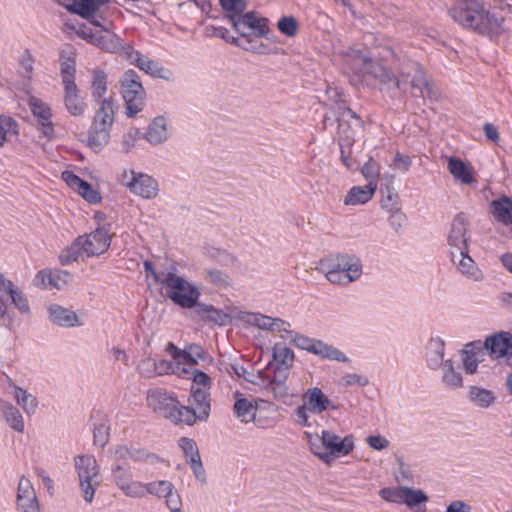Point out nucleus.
I'll return each mask as SVG.
<instances>
[{"mask_svg": "<svg viewBox=\"0 0 512 512\" xmlns=\"http://www.w3.org/2000/svg\"><path fill=\"white\" fill-rule=\"evenodd\" d=\"M448 12L463 28L494 41L510 29L506 14L512 13V5L486 8L478 0H457Z\"/></svg>", "mask_w": 512, "mask_h": 512, "instance_id": "obj_1", "label": "nucleus"}, {"mask_svg": "<svg viewBox=\"0 0 512 512\" xmlns=\"http://www.w3.org/2000/svg\"><path fill=\"white\" fill-rule=\"evenodd\" d=\"M389 52L395 58L396 76L390 69L371 58H362L361 71L364 76H371L385 85L388 90L398 89L406 92L408 86L414 90H418L423 95L424 90L430 92V82L422 65L411 59L406 54L397 55L390 49Z\"/></svg>", "mask_w": 512, "mask_h": 512, "instance_id": "obj_2", "label": "nucleus"}, {"mask_svg": "<svg viewBox=\"0 0 512 512\" xmlns=\"http://www.w3.org/2000/svg\"><path fill=\"white\" fill-rule=\"evenodd\" d=\"M93 103L96 105V110L87 132L86 145L94 152H100L110 141L118 104L112 94L102 101Z\"/></svg>", "mask_w": 512, "mask_h": 512, "instance_id": "obj_3", "label": "nucleus"}, {"mask_svg": "<svg viewBox=\"0 0 512 512\" xmlns=\"http://www.w3.org/2000/svg\"><path fill=\"white\" fill-rule=\"evenodd\" d=\"M111 244V236L105 228L77 237L74 242L64 249L59 260L62 265H69L85 258L99 256L106 252Z\"/></svg>", "mask_w": 512, "mask_h": 512, "instance_id": "obj_4", "label": "nucleus"}, {"mask_svg": "<svg viewBox=\"0 0 512 512\" xmlns=\"http://www.w3.org/2000/svg\"><path fill=\"white\" fill-rule=\"evenodd\" d=\"M147 402L154 412L175 425L185 424L192 419L193 414L185 405L180 404L174 393L156 389L148 393Z\"/></svg>", "mask_w": 512, "mask_h": 512, "instance_id": "obj_5", "label": "nucleus"}, {"mask_svg": "<svg viewBox=\"0 0 512 512\" xmlns=\"http://www.w3.org/2000/svg\"><path fill=\"white\" fill-rule=\"evenodd\" d=\"M310 448L314 455L324 463L330 464L337 457L348 455L354 448V441L351 435L344 438L333 432L323 430L322 436L310 438Z\"/></svg>", "mask_w": 512, "mask_h": 512, "instance_id": "obj_6", "label": "nucleus"}, {"mask_svg": "<svg viewBox=\"0 0 512 512\" xmlns=\"http://www.w3.org/2000/svg\"><path fill=\"white\" fill-rule=\"evenodd\" d=\"M162 287L166 290L168 298L183 308L195 307L200 296L196 286L172 271L163 279Z\"/></svg>", "mask_w": 512, "mask_h": 512, "instance_id": "obj_7", "label": "nucleus"}, {"mask_svg": "<svg viewBox=\"0 0 512 512\" xmlns=\"http://www.w3.org/2000/svg\"><path fill=\"white\" fill-rule=\"evenodd\" d=\"M74 464L78 473L84 500L87 503H92L96 488L101 482L99 465L92 455L77 456L74 459Z\"/></svg>", "mask_w": 512, "mask_h": 512, "instance_id": "obj_8", "label": "nucleus"}, {"mask_svg": "<svg viewBox=\"0 0 512 512\" xmlns=\"http://www.w3.org/2000/svg\"><path fill=\"white\" fill-rule=\"evenodd\" d=\"M121 93L126 102V114L133 117L144 107L145 90L138 74L130 69L127 70L121 80Z\"/></svg>", "mask_w": 512, "mask_h": 512, "instance_id": "obj_9", "label": "nucleus"}, {"mask_svg": "<svg viewBox=\"0 0 512 512\" xmlns=\"http://www.w3.org/2000/svg\"><path fill=\"white\" fill-rule=\"evenodd\" d=\"M119 181L131 193L143 199H154L159 193L158 182L143 172L124 170L119 176Z\"/></svg>", "mask_w": 512, "mask_h": 512, "instance_id": "obj_10", "label": "nucleus"}, {"mask_svg": "<svg viewBox=\"0 0 512 512\" xmlns=\"http://www.w3.org/2000/svg\"><path fill=\"white\" fill-rule=\"evenodd\" d=\"M228 18L240 35L239 38L250 37V35L268 36L270 33L269 20L254 11L241 15H228Z\"/></svg>", "mask_w": 512, "mask_h": 512, "instance_id": "obj_11", "label": "nucleus"}, {"mask_svg": "<svg viewBox=\"0 0 512 512\" xmlns=\"http://www.w3.org/2000/svg\"><path fill=\"white\" fill-rule=\"evenodd\" d=\"M470 238L468 218L460 212L453 218L447 237L450 255L468 252Z\"/></svg>", "mask_w": 512, "mask_h": 512, "instance_id": "obj_12", "label": "nucleus"}, {"mask_svg": "<svg viewBox=\"0 0 512 512\" xmlns=\"http://www.w3.org/2000/svg\"><path fill=\"white\" fill-rule=\"evenodd\" d=\"M188 402L190 405L186 408L189 409L190 414H193L192 419L187 422L188 426L194 425L197 421H206L209 418L211 399L208 389L192 386Z\"/></svg>", "mask_w": 512, "mask_h": 512, "instance_id": "obj_13", "label": "nucleus"}, {"mask_svg": "<svg viewBox=\"0 0 512 512\" xmlns=\"http://www.w3.org/2000/svg\"><path fill=\"white\" fill-rule=\"evenodd\" d=\"M165 351L182 367L193 368L198 365L199 359L206 358V352L202 346L192 343L186 345L184 349L178 348L174 343L168 342Z\"/></svg>", "mask_w": 512, "mask_h": 512, "instance_id": "obj_14", "label": "nucleus"}, {"mask_svg": "<svg viewBox=\"0 0 512 512\" xmlns=\"http://www.w3.org/2000/svg\"><path fill=\"white\" fill-rule=\"evenodd\" d=\"M484 345L491 358H505L509 364L512 360V333L508 331L496 332L484 341Z\"/></svg>", "mask_w": 512, "mask_h": 512, "instance_id": "obj_15", "label": "nucleus"}, {"mask_svg": "<svg viewBox=\"0 0 512 512\" xmlns=\"http://www.w3.org/2000/svg\"><path fill=\"white\" fill-rule=\"evenodd\" d=\"M112 476L117 487L128 497H143L142 482L134 481L129 468L121 465H115L112 468Z\"/></svg>", "mask_w": 512, "mask_h": 512, "instance_id": "obj_16", "label": "nucleus"}, {"mask_svg": "<svg viewBox=\"0 0 512 512\" xmlns=\"http://www.w3.org/2000/svg\"><path fill=\"white\" fill-rule=\"evenodd\" d=\"M112 457L116 461H125L130 459L134 462H149L155 463L159 460V457L149 452L148 450L135 446V445H126L119 444L113 447L111 450Z\"/></svg>", "mask_w": 512, "mask_h": 512, "instance_id": "obj_17", "label": "nucleus"}, {"mask_svg": "<svg viewBox=\"0 0 512 512\" xmlns=\"http://www.w3.org/2000/svg\"><path fill=\"white\" fill-rule=\"evenodd\" d=\"M71 279L72 275L67 271L44 269L35 275L33 283L39 288L61 290Z\"/></svg>", "mask_w": 512, "mask_h": 512, "instance_id": "obj_18", "label": "nucleus"}, {"mask_svg": "<svg viewBox=\"0 0 512 512\" xmlns=\"http://www.w3.org/2000/svg\"><path fill=\"white\" fill-rule=\"evenodd\" d=\"M16 504L22 512H40L36 492L31 481L21 477L17 488Z\"/></svg>", "mask_w": 512, "mask_h": 512, "instance_id": "obj_19", "label": "nucleus"}, {"mask_svg": "<svg viewBox=\"0 0 512 512\" xmlns=\"http://www.w3.org/2000/svg\"><path fill=\"white\" fill-rule=\"evenodd\" d=\"M29 106L33 115L37 118L40 130L44 136L51 138L54 134L53 123L51 121L52 113L50 107L42 100L32 97L29 100Z\"/></svg>", "mask_w": 512, "mask_h": 512, "instance_id": "obj_20", "label": "nucleus"}, {"mask_svg": "<svg viewBox=\"0 0 512 512\" xmlns=\"http://www.w3.org/2000/svg\"><path fill=\"white\" fill-rule=\"evenodd\" d=\"M63 102L67 112L74 117H81L87 110V103L77 84L63 87Z\"/></svg>", "mask_w": 512, "mask_h": 512, "instance_id": "obj_21", "label": "nucleus"}, {"mask_svg": "<svg viewBox=\"0 0 512 512\" xmlns=\"http://www.w3.org/2000/svg\"><path fill=\"white\" fill-rule=\"evenodd\" d=\"M343 253L331 254L322 258L317 266V270L325 275L326 279L332 284H341L340 274H342Z\"/></svg>", "mask_w": 512, "mask_h": 512, "instance_id": "obj_22", "label": "nucleus"}, {"mask_svg": "<svg viewBox=\"0 0 512 512\" xmlns=\"http://www.w3.org/2000/svg\"><path fill=\"white\" fill-rule=\"evenodd\" d=\"M265 36L250 35V37H231L230 43L235 46L254 54L269 55L275 54L276 51L267 43H264L261 38Z\"/></svg>", "mask_w": 512, "mask_h": 512, "instance_id": "obj_23", "label": "nucleus"}, {"mask_svg": "<svg viewBox=\"0 0 512 512\" xmlns=\"http://www.w3.org/2000/svg\"><path fill=\"white\" fill-rule=\"evenodd\" d=\"M302 398L306 408H309V411L313 414H321L330 407L335 409L329 398L318 387L309 388Z\"/></svg>", "mask_w": 512, "mask_h": 512, "instance_id": "obj_24", "label": "nucleus"}, {"mask_svg": "<svg viewBox=\"0 0 512 512\" xmlns=\"http://www.w3.org/2000/svg\"><path fill=\"white\" fill-rule=\"evenodd\" d=\"M342 274H340V285H347L358 280L362 275V262L360 258L353 254L343 253L342 259Z\"/></svg>", "mask_w": 512, "mask_h": 512, "instance_id": "obj_25", "label": "nucleus"}, {"mask_svg": "<svg viewBox=\"0 0 512 512\" xmlns=\"http://www.w3.org/2000/svg\"><path fill=\"white\" fill-rule=\"evenodd\" d=\"M245 320L250 325L263 330L288 332L287 327H290V324L282 319L272 318L260 313H247Z\"/></svg>", "mask_w": 512, "mask_h": 512, "instance_id": "obj_26", "label": "nucleus"}, {"mask_svg": "<svg viewBox=\"0 0 512 512\" xmlns=\"http://www.w3.org/2000/svg\"><path fill=\"white\" fill-rule=\"evenodd\" d=\"M89 90L92 102L102 101L107 98L108 75L104 70L95 68L91 71Z\"/></svg>", "mask_w": 512, "mask_h": 512, "instance_id": "obj_27", "label": "nucleus"}, {"mask_svg": "<svg viewBox=\"0 0 512 512\" xmlns=\"http://www.w3.org/2000/svg\"><path fill=\"white\" fill-rule=\"evenodd\" d=\"M448 171L451 175L462 184L470 185L476 182L473 175V167L469 163L457 157H450L448 160Z\"/></svg>", "mask_w": 512, "mask_h": 512, "instance_id": "obj_28", "label": "nucleus"}, {"mask_svg": "<svg viewBox=\"0 0 512 512\" xmlns=\"http://www.w3.org/2000/svg\"><path fill=\"white\" fill-rule=\"evenodd\" d=\"M343 123L339 121L338 124V135L339 140L338 144L340 147V159L343 165L347 169L355 168V160L352 158V148L354 144V136L353 134H349L342 130Z\"/></svg>", "mask_w": 512, "mask_h": 512, "instance_id": "obj_29", "label": "nucleus"}, {"mask_svg": "<svg viewBox=\"0 0 512 512\" xmlns=\"http://www.w3.org/2000/svg\"><path fill=\"white\" fill-rule=\"evenodd\" d=\"M49 319L56 325L62 327H74L81 325L75 312L57 304H52L48 308Z\"/></svg>", "mask_w": 512, "mask_h": 512, "instance_id": "obj_30", "label": "nucleus"}, {"mask_svg": "<svg viewBox=\"0 0 512 512\" xmlns=\"http://www.w3.org/2000/svg\"><path fill=\"white\" fill-rule=\"evenodd\" d=\"M377 187L374 184H367L365 186H353L344 198V204L347 206L363 205L369 202Z\"/></svg>", "mask_w": 512, "mask_h": 512, "instance_id": "obj_31", "label": "nucleus"}, {"mask_svg": "<svg viewBox=\"0 0 512 512\" xmlns=\"http://www.w3.org/2000/svg\"><path fill=\"white\" fill-rule=\"evenodd\" d=\"M490 213L504 225L512 224V198L502 196L490 203Z\"/></svg>", "mask_w": 512, "mask_h": 512, "instance_id": "obj_32", "label": "nucleus"}, {"mask_svg": "<svg viewBox=\"0 0 512 512\" xmlns=\"http://www.w3.org/2000/svg\"><path fill=\"white\" fill-rule=\"evenodd\" d=\"M0 412L11 429L19 433L24 432V419L17 407L10 402L0 399Z\"/></svg>", "mask_w": 512, "mask_h": 512, "instance_id": "obj_33", "label": "nucleus"}, {"mask_svg": "<svg viewBox=\"0 0 512 512\" xmlns=\"http://www.w3.org/2000/svg\"><path fill=\"white\" fill-rule=\"evenodd\" d=\"M451 260L463 275L472 278L474 281H481L483 279V274L469 256V251L462 254L458 252V255H451Z\"/></svg>", "mask_w": 512, "mask_h": 512, "instance_id": "obj_34", "label": "nucleus"}, {"mask_svg": "<svg viewBox=\"0 0 512 512\" xmlns=\"http://www.w3.org/2000/svg\"><path fill=\"white\" fill-rule=\"evenodd\" d=\"M287 377L288 373H286L285 368L279 367L278 370H275V375L268 384V389L277 400H285L293 395L289 392L288 386L285 383Z\"/></svg>", "mask_w": 512, "mask_h": 512, "instance_id": "obj_35", "label": "nucleus"}, {"mask_svg": "<svg viewBox=\"0 0 512 512\" xmlns=\"http://www.w3.org/2000/svg\"><path fill=\"white\" fill-rule=\"evenodd\" d=\"M167 138L166 119L162 116H158L149 125L147 132L145 133V139L152 145H158L166 141Z\"/></svg>", "mask_w": 512, "mask_h": 512, "instance_id": "obj_36", "label": "nucleus"}, {"mask_svg": "<svg viewBox=\"0 0 512 512\" xmlns=\"http://www.w3.org/2000/svg\"><path fill=\"white\" fill-rule=\"evenodd\" d=\"M444 350L445 343L441 338H432L429 341L427 345V362L431 369H438L444 364Z\"/></svg>", "mask_w": 512, "mask_h": 512, "instance_id": "obj_37", "label": "nucleus"}, {"mask_svg": "<svg viewBox=\"0 0 512 512\" xmlns=\"http://www.w3.org/2000/svg\"><path fill=\"white\" fill-rule=\"evenodd\" d=\"M93 44L102 50L115 53L122 48V39L107 29L99 31V35L93 38Z\"/></svg>", "mask_w": 512, "mask_h": 512, "instance_id": "obj_38", "label": "nucleus"}, {"mask_svg": "<svg viewBox=\"0 0 512 512\" xmlns=\"http://www.w3.org/2000/svg\"><path fill=\"white\" fill-rule=\"evenodd\" d=\"M312 353L320 356L323 359L335 360L339 362L349 361L348 357H346L342 351L318 339L312 347Z\"/></svg>", "mask_w": 512, "mask_h": 512, "instance_id": "obj_39", "label": "nucleus"}, {"mask_svg": "<svg viewBox=\"0 0 512 512\" xmlns=\"http://www.w3.org/2000/svg\"><path fill=\"white\" fill-rule=\"evenodd\" d=\"M0 289L6 291L12 300V303L18 308L21 312L25 313L29 311L28 300L23 294V292L14 285V283L5 277L3 278V283H0Z\"/></svg>", "mask_w": 512, "mask_h": 512, "instance_id": "obj_40", "label": "nucleus"}, {"mask_svg": "<svg viewBox=\"0 0 512 512\" xmlns=\"http://www.w3.org/2000/svg\"><path fill=\"white\" fill-rule=\"evenodd\" d=\"M442 367V382L450 389L463 386V379L459 369L454 367L452 360H446Z\"/></svg>", "mask_w": 512, "mask_h": 512, "instance_id": "obj_41", "label": "nucleus"}, {"mask_svg": "<svg viewBox=\"0 0 512 512\" xmlns=\"http://www.w3.org/2000/svg\"><path fill=\"white\" fill-rule=\"evenodd\" d=\"M236 416L244 423H249L255 419L257 404L247 398H238L234 404Z\"/></svg>", "mask_w": 512, "mask_h": 512, "instance_id": "obj_42", "label": "nucleus"}, {"mask_svg": "<svg viewBox=\"0 0 512 512\" xmlns=\"http://www.w3.org/2000/svg\"><path fill=\"white\" fill-rule=\"evenodd\" d=\"M132 65L137 66L139 69L144 71L145 73L159 78H166L164 72L166 71L163 66H161L158 62L149 59L148 57L140 54L138 58L134 60Z\"/></svg>", "mask_w": 512, "mask_h": 512, "instance_id": "obj_43", "label": "nucleus"}, {"mask_svg": "<svg viewBox=\"0 0 512 512\" xmlns=\"http://www.w3.org/2000/svg\"><path fill=\"white\" fill-rule=\"evenodd\" d=\"M12 386L15 389L14 395L18 405L22 407L26 414H34L38 407L36 397L28 393L25 389L21 387H18L14 384H12Z\"/></svg>", "mask_w": 512, "mask_h": 512, "instance_id": "obj_44", "label": "nucleus"}, {"mask_svg": "<svg viewBox=\"0 0 512 512\" xmlns=\"http://www.w3.org/2000/svg\"><path fill=\"white\" fill-rule=\"evenodd\" d=\"M273 358L277 363L275 370L281 367L285 368L286 373H288L289 367L292 366L294 361V353L284 344H276L273 347Z\"/></svg>", "mask_w": 512, "mask_h": 512, "instance_id": "obj_45", "label": "nucleus"}, {"mask_svg": "<svg viewBox=\"0 0 512 512\" xmlns=\"http://www.w3.org/2000/svg\"><path fill=\"white\" fill-rule=\"evenodd\" d=\"M469 399L473 404L481 408H488L495 401L492 391L478 386L470 387Z\"/></svg>", "mask_w": 512, "mask_h": 512, "instance_id": "obj_46", "label": "nucleus"}, {"mask_svg": "<svg viewBox=\"0 0 512 512\" xmlns=\"http://www.w3.org/2000/svg\"><path fill=\"white\" fill-rule=\"evenodd\" d=\"M155 372L156 376L168 375V374H177L180 377H187L190 373L189 369L186 367H182L179 362L175 361V363L168 360H155Z\"/></svg>", "mask_w": 512, "mask_h": 512, "instance_id": "obj_47", "label": "nucleus"}, {"mask_svg": "<svg viewBox=\"0 0 512 512\" xmlns=\"http://www.w3.org/2000/svg\"><path fill=\"white\" fill-rule=\"evenodd\" d=\"M108 0H93V7L87 14H80L82 17L89 20L91 24L97 27H101L103 30H107L112 26V22L104 18L99 13L100 6L106 4Z\"/></svg>", "mask_w": 512, "mask_h": 512, "instance_id": "obj_48", "label": "nucleus"}, {"mask_svg": "<svg viewBox=\"0 0 512 512\" xmlns=\"http://www.w3.org/2000/svg\"><path fill=\"white\" fill-rule=\"evenodd\" d=\"M15 135H18V123L10 116L0 115V148Z\"/></svg>", "mask_w": 512, "mask_h": 512, "instance_id": "obj_49", "label": "nucleus"}, {"mask_svg": "<svg viewBox=\"0 0 512 512\" xmlns=\"http://www.w3.org/2000/svg\"><path fill=\"white\" fill-rule=\"evenodd\" d=\"M143 486V497L146 493L155 495L157 497H165L174 490V485L167 480L154 481L150 483H142Z\"/></svg>", "mask_w": 512, "mask_h": 512, "instance_id": "obj_50", "label": "nucleus"}, {"mask_svg": "<svg viewBox=\"0 0 512 512\" xmlns=\"http://www.w3.org/2000/svg\"><path fill=\"white\" fill-rule=\"evenodd\" d=\"M76 62L74 58L66 57L60 62V76L63 87L75 85Z\"/></svg>", "mask_w": 512, "mask_h": 512, "instance_id": "obj_51", "label": "nucleus"}, {"mask_svg": "<svg viewBox=\"0 0 512 512\" xmlns=\"http://www.w3.org/2000/svg\"><path fill=\"white\" fill-rule=\"evenodd\" d=\"M196 313L202 317L203 319H206L208 321L214 322L216 324H223L225 318L227 317L226 314L221 312L220 310L214 308L212 305H206V304H196Z\"/></svg>", "mask_w": 512, "mask_h": 512, "instance_id": "obj_52", "label": "nucleus"}, {"mask_svg": "<svg viewBox=\"0 0 512 512\" xmlns=\"http://www.w3.org/2000/svg\"><path fill=\"white\" fill-rule=\"evenodd\" d=\"M381 208L390 213L393 218H401L399 197L397 193L387 190V193L382 196Z\"/></svg>", "mask_w": 512, "mask_h": 512, "instance_id": "obj_53", "label": "nucleus"}, {"mask_svg": "<svg viewBox=\"0 0 512 512\" xmlns=\"http://www.w3.org/2000/svg\"><path fill=\"white\" fill-rule=\"evenodd\" d=\"M361 173L369 184H374L375 187H378L380 165L372 157L364 164Z\"/></svg>", "mask_w": 512, "mask_h": 512, "instance_id": "obj_54", "label": "nucleus"}, {"mask_svg": "<svg viewBox=\"0 0 512 512\" xmlns=\"http://www.w3.org/2000/svg\"><path fill=\"white\" fill-rule=\"evenodd\" d=\"M278 30L287 37H294L299 30V23L293 16H283L278 20Z\"/></svg>", "mask_w": 512, "mask_h": 512, "instance_id": "obj_55", "label": "nucleus"}, {"mask_svg": "<svg viewBox=\"0 0 512 512\" xmlns=\"http://www.w3.org/2000/svg\"><path fill=\"white\" fill-rule=\"evenodd\" d=\"M178 446L183 451L187 462L193 461V459H198L200 457L197 443L193 439L188 437H181L178 440Z\"/></svg>", "mask_w": 512, "mask_h": 512, "instance_id": "obj_56", "label": "nucleus"}, {"mask_svg": "<svg viewBox=\"0 0 512 512\" xmlns=\"http://www.w3.org/2000/svg\"><path fill=\"white\" fill-rule=\"evenodd\" d=\"M59 2L77 14H87L93 7V0H59Z\"/></svg>", "mask_w": 512, "mask_h": 512, "instance_id": "obj_57", "label": "nucleus"}, {"mask_svg": "<svg viewBox=\"0 0 512 512\" xmlns=\"http://www.w3.org/2000/svg\"><path fill=\"white\" fill-rule=\"evenodd\" d=\"M401 500L410 507H414L428 500L427 496L421 490L405 488L401 491Z\"/></svg>", "mask_w": 512, "mask_h": 512, "instance_id": "obj_58", "label": "nucleus"}, {"mask_svg": "<svg viewBox=\"0 0 512 512\" xmlns=\"http://www.w3.org/2000/svg\"><path fill=\"white\" fill-rule=\"evenodd\" d=\"M78 194L91 204L100 203L102 200L100 192L94 189L93 186L86 181H83L81 184Z\"/></svg>", "mask_w": 512, "mask_h": 512, "instance_id": "obj_59", "label": "nucleus"}, {"mask_svg": "<svg viewBox=\"0 0 512 512\" xmlns=\"http://www.w3.org/2000/svg\"><path fill=\"white\" fill-rule=\"evenodd\" d=\"M221 7L231 13L230 15H241L246 9L245 0H219Z\"/></svg>", "mask_w": 512, "mask_h": 512, "instance_id": "obj_60", "label": "nucleus"}, {"mask_svg": "<svg viewBox=\"0 0 512 512\" xmlns=\"http://www.w3.org/2000/svg\"><path fill=\"white\" fill-rule=\"evenodd\" d=\"M138 373L145 378L156 377L155 360L151 357L141 359L137 366Z\"/></svg>", "mask_w": 512, "mask_h": 512, "instance_id": "obj_61", "label": "nucleus"}, {"mask_svg": "<svg viewBox=\"0 0 512 512\" xmlns=\"http://www.w3.org/2000/svg\"><path fill=\"white\" fill-rule=\"evenodd\" d=\"M484 356H472L470 354H465V352L462 351V360H463V366L464 370L467 374H474L477 371L478 364L484 360Z\"/></svg>", "mask_w": 512, "mask_h": 512, "instance_id": "obj_62", "label": "nucleus"}, {"mask_svg": "<svg viewBox=\"0 0 512 512\" xmlns=\"http://www.w3.org/2000/svg\"><path fill=\"white\" fill-rule=\"evenodd\" d=\"M141 132L137 128H130L123 136V151L128 153L134 148L136 141L140 138Z\"/></svg>", "mask_w": 512, "mask_h": 512, "instance_id": "obj_63", "label": "nucleus"}, {"mask_svg": "<svg viewBox=\"0 0 512 512\" xmlns=\"http://www.w3.org/2000/svg\"><path fill=\"white\" fill-rule=\"evenodd\" d=\"M108 427L101 423L94 427L93 435H94V443L99 445L100 447H104L108 442L109 432Z\"/></svg>", "mask_w": 512, "mask_h": 512, "instance_id": "obj_64", "label": "nucleus"}]
</instances>
